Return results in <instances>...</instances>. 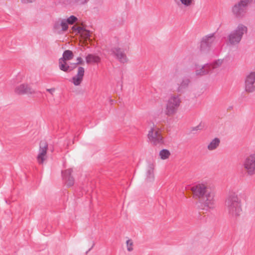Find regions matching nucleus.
Wrapping results in <instances>:
<instances>
[{
  "label": "nucleus",
  "instance_id": "nucleus-6",
  "mask_svg": "<svg viewBox=\"0 0 255 255\" xmlns=\"http://www.w3.org/2000/svg\"><path fill=\"white\" fill-rule=\"evenodd\" d=\"M245 91L253 93L255 91V71L247 72L244 78Z\"/></svg>",
  "mask_w": 255,
  "mask_h": 255
},
{
  "label": "nucleus",
  "instance_id": "nucleus-24",
  "mask_svg": "<svg viewBox=\"0 0 255 255\" xmlns=\"http://www.w3.org/2000/svg\"><path fill=\"white\" fill-rule=\"evenodd\" d=\"M223 60L218 59L214 61L213 63L208 64L210 69L212 70L213 69L216 68L222 65Z\"/></svg>",
  "mask_w": 255,
  "mask_h": 255
},
{
  "label": "nucleus",
  "instance_id": "nucleus-2",
  "mask_svg": "<svg viewBox=\"0 0 255 255\" xmlns=\"http://www.w3.org/2000/svg\"><path fill=\"white\" fill-rule=\"evenodd\" d=\"M226 210L229 216L233 218L239 217L242 212V201L238 194L230 193L226 197L225 202Z\"/></svg>",
  "mask_w": 255,
  "mask_h": 255
},
{
  "label": "nucleus",
  "instance_id": "nucleus-20",
  "mask_svg": "<svg viewBox=\"0 0 255 255\" xmlns=\"http://www.w3.org/2000/svg\"><path fill=\"white\" fill-rule=\"evenodd\" d=\"M86 61L88 64L90 63H98L100 61V58L98 56L92 54H89L86 57Z\"/></svg>",
  "mask_w": 255,
  "mask_h": 255
},
{
  "label": "nucleus",
  "instance_id": "nucleus-5",
  "mask_svg": "<svg viewBox=\"0 0 255 255\" xmlns=\"http://www.w3.org/2000/svg\"><path fill=\"white\" fill-rule=\"evenodd\" d=\"M253 0H240L232 7V12L237 17H243L247 12L249 4Z\"/></svg>",
  "mask_w": 255,
  "mask_h": 255
},
{
  "label": "nucleus",
  "instance_id": "nucleus-33",
  "mask_svg": "<svg viewBox=\"0 0 255 255\" xmlns=\"http://www.w3.org/2000/svg\"><path fill=\"white\" fill-rule=\"evenodd\" d=\"M55 88L47 89L46 91L49 92L51 94H53V93L55 91Z\"/></svg>",
  "mask_w": 255,
  "mask_h": 255
},
{
  "label": "nucleus",
  "instance_id": "nucleus-3",
  "mask_svg": "<svg viewBox=\"0 0 255 255\" xmlns=\"http://www.w3.org/2000/svg\"><path fill=\"white\" fill-rule=\"evenodd\" d=\"M181 102L178 95H171L166 102L165 114L168 116L175 115L180 107Z\"/></svg>",
  "mask_w": 255,
  "mask_h": 255
},
{
  "label": "nucleus",
  "instance_id": "nucleus-1",
  "mask_svg": "<svg viewBox=\"0 0 255 255\" xmlns=\"http://www.w3.org/2000/svg\"><path fill=\"white\" fill-rule=\"evenodd\" d=\"M194 197L201 202L203 209L208 210L215 207V193L205 184H198L191 187Z\"/></svg>",
  "mask_w": 255,
  "mask_h": 255
},
{
  "label": "nucleus",
  "instance_id": "nucleus-27",
  "mask_svg": "<svg viewBox=\"0 0 255 255\" xmlns=\"http://www.w3.org/2000/svg\"><path fill=\"white\" fill-rule=\"evenodd\" d=\"M90 0H74L75 3L77 5H82L86 4Z\"/></svg>",
  "mask_w": 255,
  "mask_h": 255
},
{
  "label": "nucleus",
  "instance_id": "nucleus-11",
  "mask_svg": "<svg viewBox=\"0 0 255 255\" xmlns=\"http://www.w3.org/2000/svg\"><path fill=\"white\" fill-rule=\"evenodd\" d=\"M112 55H113L121 63H125L128 62V58L125 52L119 47H114L111 50Z\"/></svg>",
  "mask_w": 255,
  "mask_h": 255
},
{
  "label": "nucleus",
  "instance_id": "nucleus-29",
  "mask_svg": "<svg viewBox=\"0 0 255 255\" xmlns=\"http://www.w3.org/2000/svg\"><path fill=\"white\" fill-rule=\"evenodd\" d=\"M72 29L73 31H77L78 33H80L81 31L84 30V28L80 26H73Z\"/></svg>",
  "mask_w": 255,
  "mask_h": 255
},
{
  "label": "nucleus",
  "instance_id": "nucleus-25",
  "mask_svg": "<svg viewBox=\"0 0 255 255\" xmlns=\"http://www.w3.org/2000/svg\"><path fill=\"white\" fill-rule=\"evenodd\" d=\"M77 20H78V18L74 15H71L68 18L65 19L66 24L68 25V24H73L76 21H77Z\"/></svg>",
  "mask_w": 255,
  "mask_h": 255
},
{
  "label": "nucleus",
  "instance_id": "nucleus-12",
  "mask_svg": "<svg viewBox=\"0 0 255 255\" xmlns=\"http://www.w3.org/2000/svg\"><path fill=\"white\" fill-rule=\"evenodd\" d=\"M48 144L44 141H41L39 143V153L37 157L38 162L42 164L45 159V156L47 152Z\"/></svg>",
  "mask_w": 255,
  "mask_h": 255
},
{
  "label": "nucleus",
  "instance_id": "nucleus-31",
  "mask_svg": "<svg viewBox=\"0 0 255 255\" xmlns=\"http://www.w3.org/2000/svg\"><path fill=\"white\" fill-rule=\"evenodd\" d=\"M83 63V60L81 57H79L77 58V62L76 64L77 65L81 64Z\"/></svg>",
  "mask_w": 255,
  "mask_h": 255
},
{
  "label": "nucleus",
  "instance_id": "nucleus-18",
  "mask_svg": "<svg viewBox=\"0 0 255 255\" xmlns=\"http://www.w3.org/2000/svg\"><path fill=\"white\" fill-rule=\"evenodd\" d=\"M211 72V70L208 66V63H207L202 66L199 69H196L195 73L197 76H203L209 74Z\"/></svg>",
  "mask_w": 255,
  "mask_h": 255
},
{
  "label": "nucleus",
  "instance_id": "nucleus-35",
  "mask_svg": "<svg viewBox=\"0 0 255 255\" xmlns=\"http://www.w3.org/2000/svg\"><path fill=\"white\" fill-rule=\"evenodd\" d=\"M93 247V246L91 248L89 249V251H90Z\"/></svg>",
  "mask_w": 255,
  "mask_h": 255
},
{
  "label": "nucleus",
  "instance_id": "nucleus-23",
  "mask_svg": "<svg viewBox=\"0 0 255 255\" xmlns=\"http://www.w3.org/2000/svg\"><path fill=\"white\" fill-rule=\"evenodd\" d=\"M170 154L169 151L166 149H163L159 152L160 157L163 160L168 158Z\"/></svg>",
  "mask_w": 255,
  "mask_h": 255
},
{
  "label": "nucleus",
  "instance_id": "nucleus-26",
  "mask_svg": "<svg viewBox=\"0 0 255 255\" xmlns=\"http://www.w3.org/2000/svg\"><path fill=\"white\" fill-rule=\"evenodd\" d=\"M127 250L129 252H131L133 250V248H132V246L133 243L131 240H128L127 241Z\"/></svg>",
  "mask_w": 255,
  "mask_h": 255
},
{
  "label": "nucleus",
  "instance_id": "nucleus-8",
  "mask_svg": "<svg viewBox=\"0 0 255 255\" xmlns=\"http://www.w3.org/2000/svg\"><path fill=\"white\" fill-rule=\"evenodd\" d=\"M215 37L214 34H210L203 37L200 44V51L203 52L209 51L214 44Z\"/></svg>",
  "mask_w": 255,
  "mask_h": 255
},
{
  "label": "nucleus",
  "instance_id": "nucleus-13",
  "mask_svg": "<svg viewBox=\"0 0 255 255\" xmlns=\"http://www.w3.org/2000/svg\"><path fill=\"white\" fill-rule=\"evenodd\" d=\"M72 172V169H68L61 172L63 180L68 187L72 186L74 184V178L71 176Z\"/></svg>",
  "mask_w": 255,
  "mask_h": 255
},
{
  "label": "nucleus",
  "instance_id": "nucleus-15",
  "mask_svg": "<svg viewBox=\"0 0 255 255\" xmlns=\"http://www.w3.org/2000/svg\"><path fill=\"white\" fill-rule=\"evenodd\" d=\"M190 83V80L188 77H184L182 81L179 84H178V87L176 89V91L178 93H183L184 91L188 88L189 83Z\"/></svg>",
  "mask_w": 255,
  "mask_h": 255
},
{
  "label": "nucleus",
  "instance_id": "nucleus-34",
  "mask_svg": "<svg viewBox=\"0 0 255 255\" xmlns=\"http://www.w3.org/2000/svg\"><path fill=\"white\" fill-rule=\"evenodd\" d=\"M198 127H196L195 128H193V130H198Z\"/></svg>",
  "mask_w": 255,
  "mask_h": 255
},
{
  "label": "nucleus",
  "instance_id": "nucleus-14",
  "mask_svg": "<svg viewBox=\"0 0 255 255\" xmlns=\"http://www.w3.org/2000/svg\"><path fill=\"white\" fill-rule=\"evenodd\" d=\"M85 69L82 67H79L77 74L73 77L72 82L75 86H79L82 82L84 75Z\"/></svg>",
  "mask_w": 255,
  "mask_h": 255
},
{
  "label": "nucleus",
  "instance_id": "nucleus-7",
  "mask_svg": "<svg viewBox=\"0 0 255 255\" xmlns=\"http://www.w3.org/2000/svg\"><path fill=\"white\" fill-rule=\"evenodd\" d=\"M243 166L249 176L255 174V153L250 154L244 160Z\"/></svg>",
  "mask_w": 255,
  "mask_h": 255
},
{
  "label": "nucleus",
  "instance_id": "nucleus-9",
  "mask_svg": "<svg viewBox=\"0 0 255 255\" xmlns=\"http://www.w3.org/2000/svg\"><path fill=\"white\" fill-rule=\"evenodd\" d=\"M147 136L149 141L155 145H160L163 143L162 136L158 130L153 128H151L148 131Z\"/></svg>",
  "mask_w": 255,
  "mask_h": 255
},
{
  "label": "nucleus",
  "instance_id": "nucleus-21",
  "mask_svg": "<svg viewBox=\"0 0 255 255\" xmlns=\"http://www.w3.org/2000/svg\"><path fill=\"white\" fill-rule=\"evenodd\" d=\"M62 56L63 57L60 59H62L64 61L71 60L74 57V55L72 51L70 50H66L64 51Z\"/></svg>",
  "mask_w": 255,
  "mask_h": 255
},
{
  "label": "nucleus",
  "instance_id": "nucleus-30",
  "mask_svg": "<svg viewBox=\"0 0 255 255\" xmlns=\"http://www.w3.org/2000/svg\"><path fill=\"white\" fill-rule=\"evenodd\" d=\"M77 64L76 63H71L69 65V71L70 72L73 69H75L77 67Z\"/></svg>",
  "mask_w": 255,
  "mask_h": 255
},
{
  "label": "nucleus",
  "instance_id": "nucleus-28",
  "mask_svg": "<svg viewBox=\"0 0 255 255\" xmlns=\"http://www.w3.org/2000/svg\"><path fill=\"white\" fill-rule=\"evenodd\" d=\"M180 1L184 6H189L192 4L193 0H180Z\"/></svg>",
  "mask_w": 255,
  "mask_h": 255
},
{
  "label": "nucleus",
  "instance_id": "nucleus-32",
  "mask_svg": "<svg viewBox=\"0 0 255 255\" xmlns=\"http://www.w3.org/2000/svg\"><path fill=\"white\" fill-rule=\"evenodd\" d=\"M22 3L25 4L28 3H31L33 2L32 0H21Z\"/></svg>",
  "mask_w": 255,
  "mask_h": 255
},
{
  "label": "nucleus",
  "instance_id": "nucleus-10",
  "mask_svg": "<svg viewBox=\"0 0 255 255\" xmlns=\"http://www.w3.org/2000/svg\"><path fill=\"white\" fill-rule=\"evenodd\" d=\"M68 25L66 24L65 18H59L53 23V31L54 33L61 34L68 29Z\"/></svg>",
  "mask_w": 255,
  "mask_h": 255
},
{
  "label": "nucleus",
  "instance_id": "nucleus-4",
  "mask_svg": "<svg viewBox=\"0 0 255 255\" xmlns=\"http://www.w3.org/2000/svg\"><path fill=\"white\" fill-rule=\"evenodd\" d=\"M248 28L243 24H239L237 27L229 35V40L232 44H238L244 33H247Z\"/></svg>",
  "mask_w": 255,
  "mask_h": 255
},
{
  "label": "nucleus",
  "instance_id": "nucleus-16",
  "mask_svg": "<svg viewBox=\"0 0 255 255\" xmlns=\"http://www.w3.org/2000/svg\"><path fill=\"white\" fill-rule=\"evenodd\" d=\"M15 91L18 94H32L33 92V91L27 85L24 84L17 87Z\"/></svg>",
  "mask_w": 255,
  "mask_h": 255
},
{
  "label": "nucleus",
  "instance_id": "nucleus-17",
  "mask_svg": "<svg viewBox=\"0 0 255 255\" xmlns=\"http://www.w3.org/2000/svg\"><path fill=\"white\" fill-rule=\"evenodd\" d=\"M154 166L152 164H149L147 167L146 172V180L147 182H152L154 178Z\"/></svg>",
  "mask_w": 255,
  "mask_h": 255
},
{
  "label": "nucleus",
  "instance_id": "nucleus-22",
  "mask_svg": "<svg viewBox=\"0 0 255 255\" xmlns=\"http://www.w3.org/2000/svg\"><path fill=\"white\" fill-rule=\"evenodd\" d=\"M59 69L65 72H69V65L67 64L66 61L59 59Z\"/></svg>",
  "mask_w": 255,
  "mask_h": 255
},
{
  "label": "nucleus",
  "instance_id": "nucleus-19",
  "mask_svg": "<svg viewBox=\"0 0 255 255\" xmlns=\"http://www.w3.org/2000/svg\"><path fill=\"white\" fill-rule=\"evenodd\" d=\"M220 143V139L218 137H215L209 143L207 148L211 151L215 150L219 146Z\"/></svg>",
  "mask_w": 255,
  "mask_h": 255
}]
</instances>
